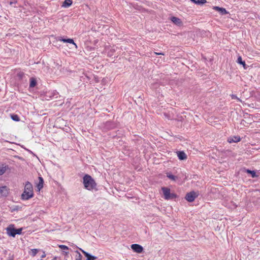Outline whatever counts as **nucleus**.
<instances>
[{"label":"nucleus","instance_id":"f257e3e1","mask_svg":"<svg viewBox=\"0 0 260 260\" xmlns=\"http://www.w3.org/2000/svg\"><path fill=\"white\" fill-rule=\"evenodd\" d=\"M83 183L84 188L88 190H96V183L92 177L85 174L83 178Z\"/></svg>","mask_w":260,"mask_h":260},{"label":"nucleus","instance_id":"f03ea898","mask_svg":"<svg viewBox=\"0 0 260 260\" xmlns=\"http://www.w3.org/2000/svg\"><path fill=\"white\" fill-rule=\"evenodd\" d=\"M34 196L32 186L31 184L27 181L26 182L24 190L21 195V199L23 200H27Z\"/></svg>","mask_w":260,"mask_h":260},{"label":"nucleus","instance_id":"7ed1b4c3","mask_svg":"<svg viewBox=\"0 0 260 260\" xmlns=\"http://www.w3.org/2000/svg\"><path fill=\"white\" fill-rule=\"evenodd\" d=\"M162 190L166 200L173 199L176 198L175 193H171L170 189L167 187H162Z\"/></svg>","mask_w":260,"mask_h":260},{"label":"nucleus","instance_id":"20e7f679","mask_svg":"<svg viewBox=\"0 0 260 260\" xmlns=\"http://www.w3.org/2000/svg\"><path fill=\"white\" fill-rule=\"evenodd\" d=\"M199 193L194 191L187 193L185 196V199L189 202H193L198 196Z\"/></svg>","mask_w":260,"mask_h":260},{"label":"nucleus","instance_id":"39448f33","mask_svg":"<svg viewBox=\"0 0 260 260\" xmlns=\"http://www.w3.org/2000/svg\"><path fill=\"white\" fill-rule=\"evenodd\" d=\"M7 234L8 236L12 237H15L16 236V229L14 225L10 224L6 229Z\"/></svg>","mask_w":260,"mask_h":260},{"label":"nucleus","instance_id":"423d86ee","mask_svg":"<svg viewBox=\"0 0 260 260\" xmlns=\"http://www.w3.org/2000/svg\"><path fill=\"white\" fill-rule=\"evenodd\" d=\"M132 249L135 252L141 253L143 251V247L137 244H133L131 246Z\"/></svg>","mask_w":260,"mask_h":260},{"label":"nucleus","instance_id":"0eeeda50","mask_svg":"<svg viewBox=\"0 0 260 260\" xmlns=\"http://www.w3.org/2000/svg\"><path fill=\"white\" fill-rule=\"evenodd\" d=\"M58 40L63 42L64 43L72 44L74 45L76 49L78 48L77 44L74 42V40L72 39H63L62 37H59L58 38Z\"/></svg>","mask_w":260,"mask_h":260},{"label":"nucleus","instance_id":"6e6552de","mask_svg":"<svg viewBox=\"0 0 260 260\" xmlns=\"http://www.w3.org/2000/svg\"><path fill=\"white\" fill-rule=\"evenodd\" d=\"M79 249L84 254V255L87 257L86 260H95L97 258L96 256H93L88 253L87 252L84 251L82 248H79Z\"/></svg>","mask_w":260,"mask_h":260},{"label":"nucleus","instance_id":"1a4fd4ad","mask_svg":"<svg viewBox=\"0 0 260 260\" xmlns=\"http://www.w3.org/2000/svg\"><path fill=\"white\" fill-rule=\"evenodd\" d=\"M8 191L5 186H0V197H6L8 195Z\"/></svg>","mask_w":260,"mask_h":260},{"label":"nucleus","instance_id":"9d476101","mask_svg":"<svg viewBox=\"0 0 260 260\" xmlns=\"http://www.w3.org/2000/svg\"><path fill=\"white\" fill-rule=\"evenodd\" d=\"M240 140H241V138H240V137L239 136H232V137H230L228 139V141L230 143H232L238 142Z\"/></svg>","mask_w":260,"mask_h":260},{"label":"nucleus","instance_id":"9b49d317","mask_svg":"<svg viewBox=\"0 0 260 260\" xmlns=\"http://www.w3.org/2000/svg\"><path fill=\"white\" fill-rule=\"evenodd\" d=\"M171 20L175 24L177 25H180L181 24H182V21H181V20L177 18V17H172L171 18Z\"/></svg>","mask_w":260,"mask_h":260},{"label":"nucleus","instance_id":"f8f14e48","mask_svg":"<svg viewBox=\"0 0 260 260\" xmlns=\"http://www.w3.org/2000/svg\"><path fill=\"white\" fill-rule=\"evenodd\" d=\"M177 156L180 160H185L187 158L186 154L183 151H178Z\"/></svg>","mask_w":260,"mask_h":260},{"label":"nucleus","instance_id":"ddd939ff","mask_svg":"<svg viewBox=\"0 0 260 260\" xmlns=\"http://www.w3.org/2000/svg\"><path fill=\"white\" fill-rule=\"evenodd\" d=\"M72 4L73 2L72 0H65L63 2L61 7L65 8H69L72 5Z\"/></svg>","mask_w":260,"mask_h":260},{"label":"nucleus","instance_id":"4468645a","mask_svg":"<svg viewBox=\"0 0 260 260\" xmlns=\"http://www.w3.org/2000/svg\"><path fill=\"white\" fill-rule=\"evenodd\" d=\"M39 181L38 184H37V188L40 190L43 187L44 180L42 177H39Z\"/></svg>","mask_w":260,"mask_h":260},{"label":"nucleus","instance_id":"2eb2a0df","mask_svg":"<svg viewBox=\"0 0 260 260\" xmlns=\"http://www.w3.org/2000/svg\"><path fill=\"white\" fill-rule=\"evenodd\" d=\"M37 85V81L35 78H31L30 79L29 87H34Z\"/></svg>","mask_w":260,"mask_h":260},{"label":"nucleus","instance_id":"dca6fc26","mask_svg":"<svg viewBox=\"0 0 260 260\" xmlns=\"http://www.w3.org/2000/svg\"><path fill=\"white\" fill-rule=\"evenodd\" d=\"M192 2L196 4L202 5L205 4L207 1L206 0H190Z\"/></svg>","mask_w":260,"mask_h":260},{"label":"nucleus","instance_id":"f3484780","mask_svg":"<svg viewBox=\"0 0 260 260\" xmlns=\"http://www.w3.org/2000/svg\"><path fill=\"white\" fill-rule=\"evenodd\" d=\"M167 177L169 178L170 179L174 181H176L178 178L177 176H175L170 173H167Z\"/></svg>","mask_w":260,"mask_h":260},{"label":"nucleus","instance_id":"a211bd4d","mask_svg":"<svg viewBox=\"0 0 260 260\" xmlns=\"http://www.w3.org/2000/svg\"><path fill=\"white\" fill-rule=\"evenodd\" d=\"M237 62L238 63L242 64L244 68H245V66H246V64L245 61L242 60L241 56H239L238 57Z\"/></svg>","mask_w":260,"mask_h":260},{"label":"nucleus","instance_id":"6ab92c4d","mask_svg":"<svg viewBox=\"0 0 260 260\" xmlns=\"http://www.w3.org/2000/svg\"><path fill=\"white\" fill-rule=\"evenodd\" d=\"M11 117L12 119L15 121H19L20 120L19 116L16 114L11 115Z\"/></svg>","mask_w":260,"mask_h":260},{"label":"nucleus","instance_id":"aec40b11","mask_svg":"<svg viewBox=\"0 0 260 260\" xmlns=\"http://www.w3.org/2000/svg\"><path fill=\"white\" fill-rule=\"evenodd\" d=\"M75 252L76 253L75 260H81L82 256L80 253L77 250L75 251Z\"/></svg>","mask_w":260,"mask_h":260},{"label":"nucleus","instance_id":"412c9836","mask_svg":"<svg viewBox=\"0 0 260 260\" xmlns=\"http://www.w3.org/2000/svg\"><path fill=\"white\" fill-rule=\"evenodd\" d=\"M246 172L248 174H250L253 178L256 177L257 176V175H256V173L254 171L247 170Z\"/></svg>","mask_w":260,"mask_h":260},{"label":"nucleus","instance_id":"4be33fe9","mask_svg":"<svg viewBox=\"0 0 260 260\" xmlns=\"http://www.w3.org/2000/svg\"><path fill=\"white\" fill-rule=\"evenodd\" d=\"M7 166L2 167L0 168V176L4 174L7 170Z\"/></svg>","mask_w":260,"mask_h":260},{"label":"nucleus","instance_id":"5701e85b","mask_svg":"<svg viewBox=\"0 0 260 260\" xmlns=\"http://www.w3.org/2000/svg\"><path fill=\"white\" fill-rule=\"evenodd\" d=\"M218 12H219L222 15H224L228 13L225 9L223 8H220V10Z\"/></svg>","mask_w":260,"mask_h":260},{"label":"nucleus","instance_id":"b1692460","mask_svg":"<svg viewBox=\"0 0 260 260\" xmlns=\"http://www.w3.org/2000/svg\"><path fill=\"white\" fill-rule=\"evenodd\" d=\"M49 94H50V97H51V96L54 97L55 96V99L57 98V97H58L57 95L58 93L56 91H54L52 93H50Z\"/></svg>","mask_w":260,"mask_h":260},{"label":"nucleus","instance_id":"393cba45","mask_svg":"<svg viewBox=\"0 0 260 260\" xmlns=\"http://www.w3.org/2000/svg\"><path fill=\"white\" fill-rule=\"evenodd\" d=\"M23 228L16 229V235H21L22 234Z\"/></svg>","mask_w":260,"mask_h":260},{"label":"nucleus","instance_id":"a878e982","mask_svg":"<svg viewBox=\"0 0 260 260\" xmlns=\"http://www.w3.org/2000/svg\"><path fill=\"white\" fill-rule=\"evenodd\" d=\"M31 252H32V253H31L32 256H35L37 254V253L38 252V249H31Z\"/></svg>","mask_w":260,"mask_h":260},{"label":"nucleus","instance_id":"bb28decb","mask_svg":"<svg viewBox=\"0 0 260 260\" xmlns=\"http://www.w3.org/2000/svg\"><path fill=\"white\" fill-rule=\"evenodd\" d=\"M59 247L62 250H68L69 248L66 245H59Z\"/></svg>","mask_w":260,"mask_h":260},{"label":"nucleus","instance_id":"cd10ccee","mask_svg":"<svg viewBox=\"0 0 260 260\" xmlns=\"http://www.w3.org/2000/svg\"><path fill=\"white\" fill-rule=\"evenodd\" d=\"M231 97H232V99H237V100H238L239 101H240V102H242V101H241L239 98H238L236 96V95H235V94H232V95H231Z\"/></svg>","mask_w":260,"mask_h":260},{"label":"nucleus","instance_id":"c85d7f7f","mask_svg":"<svg viewBox=\"0 0 260 260\" xmlns=\"http://www.w3.org/2000/svg\"><path fill=\"white\" fill-rule=\"evenodd\" d=\"M24 75V74L23 73H22V72H20V73H19L18 74H17V76L20 78H22L23 77Z\"/></svg>","mask_w":260,"mask_h":260},{"label":"nucleus","instance_id":"c756f323","mask_svg":"<svg viewBox=\"0 0 260 260\" xmlns=\"http://www.w3.org/2000/svg\"><path fill=\"white\" fill-rule=\"evenodd\" d=\"M214 10L219 11L220 10V8L217 6H215L213 8Z\"/></svg>","mask_w":260,"mask_h":260},{"label":"nucleus","instance_id":"7c9ffc66","mask_svg":"<svg viewBox=\"0 0 260 260\" xmlns=\"http://www.w3.org/2000/svg\"><path fill=\"white\" fill-rule=\"evenodd\" d=\"M154 53L156 55H164V53H161V52H160V53H157V52H154Z\"/></svg>","mask_w":260,"mask_h":260},{"label":"nucleus","instance_id":"2f4dec72","mask_svg":"<svg viewBox=\"0 0 260 260\" xmlns=\"http://www.w3.org/2000/svg\"><path fill=\"white\" fill-rule=\"evenodd\" d=\"M16 3H17L16 1L10 2V5L13 6L14 4H15Z\"/></svg>","mask_w":260,"mask_h":260},{"label":"nucleus","instance_id":"473e14b6","mask_svg":"<svg viewBox=\"0 0 260 260\" xmlns=\"http://www.w3.org/2000/svg\"><path fill=\"white\" fill-rule=\"evenodd\" d=\"M46 256V254L45 253H44V254L41 256V257L42 258H44Z\"/></svg>","mask_w":260,"mask_h":260},{"label":"nucleus","instance_id":"72a5a7b5","mask_svg":"<svg viewBox=\"0 0 260 260\" xmlns=\"http://www.w3.org/2000/svg\"><path fill=\"white\" fill-rule=\"evenodd\" d=\"M64 252L66 254H68L69 253V252L68 251H64Z\"/></svg>","mask_w":260,"mask_h":260}]
</instances>
